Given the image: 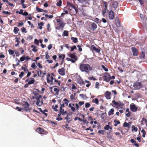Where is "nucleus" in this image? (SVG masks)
<instances>
[{
	"instance_id": "nucleus-43",
	"label": "nucleus",
	"mask_w": 147,
	"mask_h": 147,
	"mask_svg": "<svg viewBox=\"0 0 147 147\" xmlns=\"http://www.w3.org/2000/svg\"><path fill=\"white\" fill-rule=\"evenodd\" d=\"M116 24L117 27H119L120 26V23L119 20H117L116 22Z\"/></svg>"
},
{
	"instance_id": "nucleus-47",
	"label": "nucleus",
	"mask_w": 147,
	"mask_h": 147,
	"mask_svg": "<svg viewBox=\"0 0 147 147\" xmlns=\"http://www.w3.org/2000/svg\"><path fill=\"white\" fill-rule=\"evenodd\" d=\"M94 21L96 23H98L100 22L101 20L97 18H95L94 19Z\"/></svg>"
},
{
	"instance_id": "nucleus-41",
	"label": "nucleus",
	"mask_w": 147,
	"mask_h": 147,
	"mask_svg": "<svg viewBox=\"0 0 147 147\" xmlns=\"http://www.w3.org/2000/svg\"><path fill=\"white\" fill-rule=\"evenodd\" d=\"M107 11H108L107 9H105L103 10L102 11V14L103 16H105L106 15V13Z\"/></svg>"
},
{
	"instance_id": "nucleus-19",
	"label": "nucleus",
	"mask_w": 147,
	"mask_h": 147,
	"mask_svg": "<svg viewBox=\"0 0 147 147\" xmlns=\"http://www.w3.org/2000/svg\"><path fill=\"white\" fill-rule=\"evenodd\" d=\"M30 79L28 83V84L30 85L34 84L35 82L34 79L33 78H30Z\"/></svg>"
},
{
	"instance_id": "nucleus-45",
	"label": "nucleus",
	"mask_w": 147,
	"mask_h": 147,
	"mask_svg": "<svg viewBox=\"0 0 147 147\" xmlns=\"http://www.w3.org/2000/svg\"><path fill=\"white\" fill-rule=\"evenodd\" d=\"M141 132L143 133L142 137L143 138H144L145 137V135H146V133L145 130L144 129H142L141 130Z\"/></svg>"
},
{
	"instance_id": "nucleus-13",
	"label": "nucleus",
	"mask_w": 147,
	"mask_h": 147,
	"mask_svg": "<svg viewBox=\"0 0 147 147\" xmlns=\"http://www.w3.org/2000/svg\"><path fill=\"white\" fill-rule=\"evenodd\" d=\"M91 28L90 29L92 30H94L97 28V25L94 22L91 23L90 24Z\"/></svg>"
},
{
	"instance_id": "nucleus-17",
	"label": "nucleus",
	"mask_w": 147,
	"mask_h": 147,
	"mask_svg": "<svg viewBox=\"0 0 147 147\" xmlns=\"http://www.w3.org/2000/svg\"><path fill=\"white\" fill-rule=\"evenodd\" d=\"M111 93L110 92L107 91L105 94V96L107 99H111Z\"/></svg>"
},
{
	"instance_id": "nucleus-25",
	"label": "nucleus",
	"mask_w": 147,
	"mask_h": 147,
	"mask_svg": "<svg viewBox=\"0 0 147 147\" xmlns=\"http://www.w3.org/2000/svg\"><path fill=\"white\" fill-rule=\"evenodd\" d=\"M31 48H33L32 49V50L33 52H36L38 51V49H37V47L36 46L34 45H32L31 46Z\"/></svg>"
},
{
	"instance_id": "nucleus-14",
	"label": "nucleus",
	"mask_w": 147,
	"mask_h": 147,
	"mask_svg": "<svg viewBox=\"0 0 147 147\" xmlns=\"http://www.w3.org/2000/svg\"><path fill=\"white\" fill-rule=\"evenodd\" d=\"M76 55V53H74L72 54H68L67 55L69 57H71L73 59H76V60H77V57Z\"/></svg>"
},
{
	"instance_id": "nucleus-54",
	"label": "nucleus",
	"mask_w": 147,
	"mask_h": 147,
	"mask_svg": "<svg viewBox=\"0 0 147 147\" xmlns=\"http://www.w3.org/2000/svg\"><path fill=\"white\" fill-rule=\"evenodd\" d=\"M34 43L37 46H38L39 45V41L38 40L36 39H35Z\"/></svg>"
},
{
	"instance_id": "nucleus-57",
	"label": "nucleus",
	"mask_w": 147,
	"mask_h": 147,
	"mask_svg": "<svg viewBox=\"0 0 147 147\" xmlns=\"http://www.w3.org/2000/svg\"><path fill=\"white\" fill-rule=\"evenodd\" d=\"M63 101H65L64 104H66L67 105L68 104V103L69 102V101H68V100L67 99L65 98L64 99Z\"/></svg>"
},
{
	"instance_id": "nucleus-63",
	"label": "nucleus",
	"mask_w": 147,
	"mask_h": 147,
	"mask_svg": "<svg viewBox=\"0 0 147 147\" xmlns=\"http://www.w3.org/2000/svg\"><path fill=\"white\" fill-rule=\"evenodd\" d=\"M76 49V47L75 45H74L73 46L71 47V51H73L74 49Z\"/></svg>"
},
{
	"instance_id": "nucleus-22",
	"label": "nucleus",
	"mask_w": 147,
	"mask_h": 147,
	"mask_svg": "<svg viewBox=\"0 0 147 147\" xmlns=\"http://www.w3.org/2000/svg\"><path fill=\"white\" fill-rule=\"evenodd\" d=\"M118 3L117 1H115L113 2L112 4V6L113 8H116L118 6Z\"/></svg>"
},
{
	"instance_id": "nucleus-20",
	"label": "nucleus",
	"mask_w": 147,
	"mask_h": 147,
	"mask_svg": "<svg viewBox=\"0 0 147 147\" xmlns=\"http://www.w3.org/2000/svg\"><path fill=\"white\" fill-rule=\"evenodd\" d=\"M112 102L114 104V105L117 106L118 107H119L121 105V102H116L115 100H113L112 101Z\"/></svg>"
},
{
	"instance_id": "nucleus-58",
	"label": "nucleus",
	"mask_w": 147,
	"mask_h": 147,
	"mask_svg": "<svg viewBox=\"0 0 147 147\" xmlns=\"http://www.w3.org/2000/svg\"><path fill=\"white\" fill-rule=\"evenodd\" d=\"M123 126L124 127H129V125L127 123L125 122L124 123Z\"/></svg>"
},
{
	"instance_id": "nucleus-39",
	"label": "nucleus",
	"mask_w": 147,
	"mask_h": 147,
	"mask_svg": "<svg viewBox=\"0 0 147 147\" xmlns=\"http://www.w3.org/2000/svg\"><path fill=\"white\" fill-rule=\"evenodd\" d=\"M42 96L41 95H39L38 96H37L36 98V99L37 100V101L40 102V99L42 98Z\"/></svg>"
},
{
	"instance_id": "nucleus-36",
	"label": "nucleus",
	"mask_w": 147,
	"mask_h": 147,
	"mask_svg": "<svg viewBox=\"0 0 147 147\" xmlns=\"http://www.w3.org/2000/svg\"><path fill=\"white\" fill-rule=\"evenodd\" d=\"M54 91L55 92V94L56 95H58L59 91V89L57 88H54Z\"/></svg>"
},
{
	"instance_id": "nucleus-29",
	"label": "nucleus",
	"mask_w": 147,
	"mask_h": 147,
	"mask_svg": "<svg viewBox=\"0 0 147 147\" xmlns=\"http://www.w3.org/2000/svg\"><path fill=\"white\" fill-rule=\"evenodd\" d=\"M71 39L72 40L73 42L74 43H76L78 41V38L76 37H72L71 38Z\"/></svg>"
},
{
	"instance_id": "nucleus-52",
	"label": "nucleus",
	"mask_w": 147,
	"mask_h": 147,
	"mask_svg": "<svg viewBox=\"0 0 147 147\" xmlns=\"http://www.w3.org/2000/svg\"><path fill=\"white\" fill-rule=\"evenodd\" d=\"M101 67L105 71H108V69L107 68L105 67L104 65H102Z\"/></svg>"
},
{
	"instance_id": "nucleus-44",
	"label": "nucleus",
	"mask_w": 147,
	"mask_h": 147,
	"mask_svg": "<svg viewBox=\"0 0 147 147\" xmlns=\"http://www.w3.org/2000/svg\"><path fill=\"white\" fill-rule=\"evenodd\" d=\"M36 9L37 11L38 12H42L44 11V10L42 9L39 8L38 7H36Z\"/></svg>"
},
{
	"instance_id": "nucleus-24",
	"label": "nucleus",
	"mask_w": 147,
	"mask_h": 147,
	"mask_svg": "<svg viewBox=\"0 0 147 147\" xmlns=\"http://www.w3.org/2000/svg\"><path fill=\"white\" fill-rule=\"evenodd\" d=\"M68 8L67 7H64L63 9V12L64 13H61V15L63 14H67L68 13Z\"/></svg>"
},
{
	"instance_id": "nucleus-6",
	"label": "nucleus",
	"mask_w": 147,
	"mask_h": 147,
	"mask_svg": "<svg viewBox=\"0 0 147 147\" xmlns=\"http://www.w3.org/2000/svg\"><path fill=\"white\" fill-rule=\"evenodd\" d=\"M36 131L37 132L41 134H45L47 133V131H46L40 127L37 128L36 129Z\"/></svg>"
},
{
	"instance_id": "nucleus-60",
	"label": "nucleus",
	"mask_w": 147,
	"mask_h": 147,
	"mask_svg": "<svg viewBox=\"0 0 147 147\" xmlns=\"http://www.w3.org/2000/svg\"><path fill=\"white\" fill-rule=\"evenodd\" d=\"M90 106V104L89 102H87L85 104V107L86 108H88Z\"/></svg>"
},
{
	"instance_id": "nucleus-64",
	"label": "nucleus",
	"mask_w": 147,
	"mask_h": 147,
	"mask_svg": "<svg viewBox=\"0 0 147 147\" xmlns=\"http://www.w3.org/2000/svg\"><path fill=\"white\" fill-rule=\"evenodd\" d=\"M24 74V73L23 71H22L21 72L20 74L19 75V77L20 78H22Z\"/></svg>"
},
{
	"instance_id": "nucleus-40",
	"label": "nucleus",
	"mask_w": 147,
	"mask_h": 147,
	"mask_svg": "<svg viewBox=\"0 0 147 147\" xmlns=\"http://www.w3.org/2000/svg\"><path fill=\"white\" fill-rule=\"evenodd\" d=\"M102 3L104 4V9H107V2L102 1Z\"/></svg>"
},
{
	"instance_id": "nucleus-7",
	"label": "nucleus",
	"mask_w": 147,
	"mask_h": 147,
	"mask_svg": "<svg viewBox=\"0 0 147 147\" xmlns=\"http://www.w3.org/2000/svg\"><path fill=\"white\" fill-rule=\"evenodd\" d=\"M133 55L134 56H137L139 54L138 50L135 47H133L131 48Z\"/></svg>"
},
{
	"instance_id": "nucleus-62",
	"label": "nucleus",
	"mask_w": 147,
	"mask_h": 147,
	"mask_svg": "<svg viewBox=\"0 0 147 147\" xmlns=\"http://www.w3.org/2000/svg\"><path fill=\"white\" fill-rule=\"evenodd\" d=\"M39 70H40V69H38V70H36V71L37 72V75H38V77H40V76H41L40 74V73Z\"/></svg>"
},
{
	"instance_id": "nucleus-1",
	"label": "nucleus",
	"mask_w": 147,
	"mask_h": 147,
	"mask_svg": "<svg viewBox=\"0 0 147 147\" xmlns=\"http://www.w3.org/2000/svg\"><path fill=\"white\" fill-rule=\"evenodd\" d=\"M56 20V23L55 25L56 29L63 30L65 26V23L60 19H57Z\"/></svg>"
},
{
	"instance_id": "nucleus-4",
	"label": "nucleus",
	"mask_w": 147,
	"mask_h": 147,
	"mask_svg": "<svg viewBox=\"0 0 147 147\" xmlns=\"http://www.w3.org/2000/svg\"><path fill=\"white\" fill-rule=\"evenodd\" d=\"M133 86L135 90L139 89L142 88V84L140 82L136 81L134 83Z\"/></svg>"
},
{
	"instance_id": "nucleus-9",
	"label": "nucleus",
	"mask_w": 147,
	"mask_h": 147,
	"mask_svg": "<svg viewBox=\"0 0 147 147\" xmlns=\"http://www.w3.org/2000/svg\"><path fill=\"white\" fill-rule=\"evenodd\" d=\"M130 109L132 111L134 112L138 110V108L133 103H132L130 105Z\"/></svg>"
},
{
	"instance_id": "nucleus-34",
	"label": "nucleus",
	"mask_w": 147,
	"mask_h": 147,
	"mask_svg": "<svg viewBox=\"0 0 147 147\" xmlns=\"http://www.w3.org/2000/svg\"><path fill=\"white\" fill-rule=\"evenodd\" d=\"M58 107V105H55V106L53 105L52 107V108L56 112H57L58 111V109H57Z\"/></svg>"
},
{
	"instance_id": "nucleus-37",
	"label": "nucleus",
	"mask_w": 147,
	"mask_h": 147,
	"mask_svg": "<svg viewBox=\"0 0 147 147\" xmlns=\"http://www.w3.org/2000/svg\"><path fill=\"white\" fill-rule=\"evenodd\" d=\"M76 95V93H74V94H71L70 95V99L71 100H74L75 98V97Z\"/></svg>"
},
{
	"instance_id": "nucleus-31",
	"label": "nucleus",
	"mask_w": 147,
	"mask_h": 147,
	"mask_svg": "<svg viewBox=\"0 0 147 147\" xmlns=\"http://www.w3.org/2000/svg\"><path fill=\"white\" fill-rule=\"evenodd\" d=\"M19 30V29L17 27H14L13 29V32L15 34H17L18 33V31Z\"/></svg>"
},
{
	"instance_id": "nucleus-50",
	"label": "nucleus",
	"mask_w": 147,
	"mask_h": 147,
	"mask_svg": "<svg viewBox=\"0 0 147 147\" xmlns=\"http://www.w3.org/2000/svg\"><path fill=\"white\" fill-rule=\"evenodd\" d=\"M31 67L32 68H33L34 69L36 68V65L35 63H33L31 65Z\"/></svg>"
},
{
	"instance_id": "nucleus-46",
	"label": "nucleus",
	"mask_w": 147,
	"mask_h": 147,
	"mask_svg": "<svg viewBox=\"0 0 147 147\" xmlns=\"http://www.w3.org/2000/svg\"><path fill=\"white\" fill-rule=\"evenodd\" d=\"M8 52L9 54L10 55H13L14 53V51L11 49H9Z\"/></svg>"
},
{
	"instance_id": "nucleus-27",
	"label": "nucleus",
	"mask_w": 147,
	"mask_h": 147,
	"mask_svg": "<svg viewBox=\"0 0 147 147\" xmlns=\"http://www.w3.org/2000/svg\"><path fill=\"white\" fill-rule=\"evenodd\" d=\"M114 109L112 108L111 109L110 111H109L108 112V115L110 116L111 115H113L114 114Z\"/></svg>"
},
{
	"instance_id": "nucleus-11",
	"label": "nucleus",
	"mask_w": 147,
	"mask_h": 147,
	"mask_svg": "<svg viewBox=\"0 0 147 147\" xmlns=\"http://www.w3.org/2000/svg\"><path fill=\"white\" fill-rule=\"evenodd\" d=\"M24 110L27 111L28 110L30 105L27 102H24L22 103Z\"/></svg>"
},
{
	"instance_id": "nucleus-55",
	"label": "nucleus",
	"mask_w": 147,
	"mask_h": 147,
	"mask_svg": "<svg viewBox=\"0 0 147 147\" xmlns=\"http://www.w3.org/2000/svg\"><path fill=\"white\" fill-rule=\"evenodd\" d=\"M132 131L133 130H134L135 132H136L138 131V128L136 127H135V126L134 125H133L132 126Z\"/></svg>"
},
{
	"instance_id": "nucleus-2",
	"label": "nucleus",
	"mask_w": 147,
	"mask_h": 147,
	"mask_svg": "<svg viewBox=\"0 0 147 147\" xmlns=\"http://www.w3.org/2000/svg\"><path fill=\"white\" fill-rule=\"evenodd\" d=\"M80 69L82 71H85L87 73L92 69V67L89 64L82 63L80 64Z\"/></svg>"
},
{
	"instance_id": "nucleus-32",
	"label": "nucleus",
	"mask_w": 147,
	"mask_h": 147,
	"mask_svg": "<svg viewBox=\"0 0 147 147\" xmlns=\"http://www.w3.org/2000/svg\"><path fill=\"white\" fill-rule=\"evenodd\" d=\"M40 73V77L42 78L44 77V76L46 75V73H45L42 72L40 69L39 70Z\"/></svg>"
},
{
	"instance_id": "nucleus-28",
	"label": "nucleus",
	"mask_w": 147,
	"mask_h": 147,
	"mask_svg": "<svg viewBox=\"0 0 147 147\" xmlns=\"http://www.w3.org/2000/svg\"><path fill=\"white\" fill-rule=\"evenodd\" d=\"M68 35V32L67 30H64L62 34V36H67Z\"/></svg>"
},
{
	"instance_id": "nucleus-42",
	"label": "nucleus",
	"mask_w": 147,
	"mask_h": 147,
	"mask_svg": "<svg viewBox=\"0 0 147 147\" xmlns=\"http://www.w3.org/2000/svg\"><path fill=\"white\" fill-rule=\"evenodd\" d=\"M24 11V10L22 9H20V11H16V13H18L19 14H22H22L23 13V11Z\"/></svg>"
},
{
	"instance_id": "nucleus-3",
	"label": "nucleus",
	"mask_w": 147,
	"mask_h": 147,
	"mask_svg": "<svg viewBox=\"0 0 147 147\" xmlns=\"http://www.w3.org/2000/svg\"><path fill=\"white\" fill-rule=\"evenodd\" d=\"M67 4L69 5V8L71 7L70 9V12L72 14H76L78 12V8L74 5L71 3H67Z\"/></svg>"
},
{
	"instance_id": "nucleus-5",
	"label": "nucleus",
	"mask_w": 147,
	"mask_h": 147,
	"mask_svg": "<svg viewBox=\"0 0 147 147\" xmlns=\"http://www.w3.org/2000/svg\"><path fill=\"white\" fill-rule=\"evenodd\" d=\"M52 75L54 76V74L53 73L51 74V75L50 74H48L47 75L48 77L47 78V82L48 83H50L51 84V85L53 84V80H54L53 77Z\"/></svg>"
},
{
	"instance_id": "nucleus-51",
	"label": "nucleus",
	"mask_w": 147,
	"mask_h": 147,
	"mask_svg": "<svg viewBox=\"0 0 147 147\" xmlns=\"http://www.w3.org/2000/svg\"><path fill=\"white\" fill-rule=\"evenodd\" d=\"M21 30L22 32V33H23V32L26 33L27 32L26 29L24 27L22 28H21Z\"/></svg>"
},
{
	"instance_id": "nucleus-61",
	"label": "nucleus",
	"mask_w": 147,
	"mask_h": 147,
	"mask_svg": "<svg viewBox=\"0 0 147 147\" xmlns=\"http://www.w3.org/2000/svg\"><path fill=\"white\" fill-rule=\"evenodd\" d=\"M47 29L48 31H50L49 28H50V24L49 23H48L47 25Z\"/></svg>"
},
{
	"instance_id": "nucleus-16",
	"label": "nucleus",
	"mask_w": 147,
	"mask_h": 147,
	"mask_svg": "<svg viewBox=\"0 0 147 147\" xmlns=\"http://www.w3.org/2000/svg\"><path fill=\"white\" fill-rule=\"evenodd\" d=\"M59 112L62 115H66L67 114V112L66 111H64V109H62V108H61V107H60V109H59Z\"/></svg>"
},
{
	"instance_id": "nucleus-38",
	"label": "nucleus",
	"mask_w": 147,
	"mask_h": 147,
	"mask_svg": "<svg viewBox=\"0 0 147 147\" xmlns=\"http://www.w3.org/2000/svg\"><path fill=\"white\" fill-rule=\"evenodd\" d=\"M92 102L94 103H95L97 105L99 104L98 100L97 98H95L94 99L92 100Z\"/></svg>"
},
{
	"instance_id": "nucleus-8",
	"label": "nucleus",
	"mask_w": 147,
	"mask_h": 147,
	"mask_svg": "<svg viewBox=\"0 0 147 147\" xmlns=\"http://www.w3.org/2000/svg\"><path fill=\"white\" fill-rule=\"evenodd\" d=\"M110 75L108 73H106L103 77L104 80L107 82H108L110 80Z\"/></svg>"
},
{
	"instance_id": "nucleus-56",
	"label": "nucleus",
	"mask_w": 147,
	"mask_h": 147,
	"mask_svg": "<svg viewBox=\"0 0 147 147\" xmlns=\"http://www.w3.org/2000/svg\"><path fill=\"white\" fill-rule=\"evenodd\" d=\"M25 59V55H24L20 57V61H24Z\"/></svg>"
},
{
	"instance_id": "nucleus-26",
	"label": "nucleus",
	"mask_w": 147,
	"mask_h": 147,
	"mask_svg": "<svg viewBox=\"0 0 147 147\" xmlns=\"http://www.w3.org/2000/svg\"><path fill=\"white\" fill-rule=\"evenodd\" d=\"M57 3L56 5L59 7H61V6L62 1L61 0H57Z\"/></svg>"
},
{
	"instance_id": "nucleus-10",
	"label": "nucleus",
	"mask_w": 147,
	"mask_h": 147,
	"mask_svg": "<svg viewBox=\"0 0 147 147\" xmlns=\"http://www.w3.org/2000/svg\"><path fill=\"white\" fill-rule=\"evenodd\" d=\"M108 16L110 20H113L114 18V12L112 10H110L109 12Z\"/></svg>"
},
{
	"instance_id": "nucleus-59",
	"label": "nucleus",
	"mask_w": 147,
	"mask_h": 147,
	"mask_svg": "<svg viewBox=\"0 0 147 147\" xmlns=\"http://www.w3.org/2000/svg\"><path fill=\"white\" fill-rule=\"evenodd\" d=\"M2 13L3 14H5L10 15L11 14V13L8 11H3L2 12Z\"/></svg>"
},
{
	"instance_id": "nucleus-49",
	"label": "nucleus",
	"mask_w": 147,
	"mask_h": 147,
	"mask_svg": "<svg viewBox=\"0 0 147 147\" xmlns=\"http://www.w3.org/2000/svg\"><path fill=\"white\" fill-rule=\"evenodd\" d=\"M105 131L103 130H100L98 131V133L101 134L102 135H104L105 134Z\"/></svg>"
},
{
	"instance_id": "nucleus-21",
	"label": "nucleus",
	"mask_w": 147,
	"mask_h": 147,
	"mask_svg": "<svg viewBox=\"0 0 147 147\" xmlns=\"http://www.w3.org/2000/svg\"><path fill=\"white\" fill-rule=\"evenodd\" d=\"M139 57L140 59H145V54L144 52L142 51L140 54Z\"/></svg>"
},
{
	"instance_id": "nucleus-18",
	"label": "nucleus",
	"mask_w": 147,
	"mask_h": 147,
	"mask_svg": "<svg viewBox=\"0 0 147 147\" xmlns=\"http://www.w3.org/2000/svg\"><path fill=\"white\" fill-rule=\"evenodd\" d=\"M44 25V23L43 22H38V26L40 30H41L42 28V26Z\"/></svg>"
},
{
	"instance_id": "nucleus-23",
	"label": "nucleus",
	"mask_w": 147,
	"mask_h": 147,
	"mask_svg": "<svg viewBox=\"0 0 147 147\" xmlns=\"http://www.w3.org/2000/svg\"><path fill=\"white\" fill-rule=\"evenodd\" d=\"M110 122L108 123V125H107L105 126L104 127V129L105 130H108L109 129L110 130H112V128L110 126L109 124Z\"/></svg>"
},
{
	"instance_id": "nucleus-30",
	"label": "nucleus",
	"mask_w": 147,
	"mask_h": 147,
	"mask_svg": "<svg viewBox=\"0 0 147 147\" xmlns=\"http://www.w3.org/2000/svg\"><path fill=\"white\" fill-rule=\"evenodd\" d=\"M22 69L24 71H26V72H28V70L27 68V66L26 65H24V67L22 66L21 67Z\"/></svg>"
},
{
	"instance_id": "nucleus-12",
	"label": "nucleus",
	"mask_w": 147,
	"mask_h": 147,
	"mask_svg": "<svg viewBox=\"0 0 147 147\" xmlns=\"http://www.w3.org/2000/svg\"><path fill=\"white\" fill-rule=\"evenodd\" d=\"M58 71L59 74L61 76H63L65 74V69L64 67L59 69Z\"/></svg>"
},
{
	"instance_id": "nucleus-48",
	"label": "nucleus",
	"mask_w": 147,
	"mask_h": 147,
	"mask_svg": "<svg viewBox=\"0 0 147 147\" xmlns=\"http://www.w3.org/2000/svg\"><path fill=\"white\" fill-rule=\"evenodd\" d=\"M65 119L67 120V121L68 123H69L71 121V120H68V119H70V118H68V115H67L65 117Z\"/></svg>"
},
{
	"instance_id": "nucleus-15",
	"label": "nucleus",
	"mask_w": 147,
	"mask_h": 147,
	"mask_svg": "<svg viewBox=\"0 0 147 147\" xmlns=\"http://www.w3.org/2000/svg\"><path fill=\"white\" fill-rule=\"evenodd\" d=\"M90 49L92 51H95L97 53H99L100 51V50L99 49L96 48L94 45H92L91 46Z\"/></svg>"
},
{
	"instance_id": "nucleus-35",
	"label": "nucleus",
	"mask_w": 147,
	"mask_h": 147,
	"mask_svg": "<svg viewBox=\"0 0 147 147\" xmlns=\"http://www.w3.org/2000/svg\"><path fill=\"white\" fill-rule=\"evenodd\" d=\"M79 96L81 97L83 99H86L87 98V97L84 94H81L79 95Z\"/></svg>"
},
{
	"instance_id": "nucleus-53",
	"label": "nucleus",
	"mask_w": 147,
	"mask_h": 147,
	"mask_svg": "<svg viewBox=\"0 0 147 147\" xmlns=\"http://www.w3.org/2000/svg\"><path fill=\"white\" fill-rule=\"evenodd\" d=\"M45 16L46 17H48L49 18L51 19L53 17V15H48L47 14H45Z\"/></svg>"
},
{
	"instance_id": "nucleus-33",
	"label": "nucleus",
	"mask_w": 147,
	"mask_h": 147,
	"mask_svg": "<svg viewBox=\"0 0 147 147\" xmlns=\"http://www.w3.org/2000/svg\"><path fill=\"white\" fill-rule=\"evenodd\" d=\"M114 122L115 123L114 124L115 126H117L118 125L120 124V122L119 121H117L116 120H114Z\"/></svg>"
}]
</instances>
